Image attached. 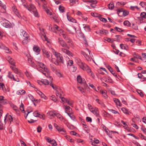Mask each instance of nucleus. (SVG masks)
I'll return each mask as SVG.
<instances>
[{
    "instance_id": "obj_1",
    "label": "nucleus",
    "mask_w": 146,
    "mask_h": 146,
    "mask_svg": "<svg viewBox=\"0 0 146 146\" xmlns=\"http://www.w3.org/2000/svg\"><path fill=\"white\" fill-rule=\"evenodd\" d=\"M22 5L31 13H33L35 17H39L36 8L34 5L32 4H30L29 5L27 4H23Z\"/></svg>"
},
{
    "instance_id": "obj_2",
    "label": "nucleus",
    "mask_w": 146,
    "mask_h": 146,
    "mask_svg": "<svg viewBox=\"0 0 146 146\" xmlns=\"http://www.w3.org/2000/svg\"><path fill=\"white\" fill-rule=\"evenodd\" d=\"M91 51H90L88 49H86L85 50V52L82 51L81 52V54H83L86 59L88 61H90L91 60V59L92 58L91 56H92L91 54V55H90V53Z\"/></svg>"
},
{
    "instance_id": "obj_3",
    "label": "nucleus",
    "mask_w": 146,
    "mask_h": 146,
    "mask_svg": "<svg viewBox=\"0 0 146 146\" xmlns=\"http://www.w3.org/2000/svg\"><path fill=\"white\" fill-rule=\"evenodd\" d=\"M1 23L5 27L7 28H11V25L10 22L5 19L1 21Z\"/></svg>"
},
{
    "instance_id": "obj_4",
    "label": "nucleus",
    "mask_w": 146,
    "mask_h": 146,
    "mask_svg": "<svg viewBox=\"0 0 146 146\" xmlns=\"http://www.w3.org/2000/svg\"><path fill=\"white\" fill-rule=\"evenodd\" d=\"M117 13L120 16H121L122 15L124 16H126L128 15L129 12L126 10H124L123 9H121L117 10Z\"/></svg>"
},
{
    "instance_id": "obj_5",
    "label": "nucleus",
    "mask_w": 146,
    "mask_h": 146,
    "mask_svg": "<svg viewBox=\"0 0 146 146\" xmlns=\"http://www.w3.org/2000/svg\"><path fill=\"white\" fill-rule=\"evenodd\" d=\"M77 81L78 82L83 85L84 87H86V84L85 83L86 81L84 78H81L80 75H78L77 77Z\"/></svg>"
},
{
    "instance_id": "obj_6",
    "label": "nucleus",
    "mask_w": 146,
    "mask_h": 146,
    "mask_svg": "<svg viewBox=\"0 0 146 146\" xmlns=\"http://www.w3.org/2000/svg\"><path fill=\"white\" fill-rule=\"evenodd\" d=\"M42 50L43 55L44 57L48 58V59L50 58V57H51V58H52V54L50 53V52L47 51L46 50L44 49H42Z\"/></svg>"
},
{
    "instance_id": "obj_7",
    "label": "nucleus",
    "mask_w": 146,
    "mask_h": 146,
    "mask_svg": "<svg viewBox=\"0 0 146 146\" xmlns=\"http://www.w3.org/2000/svg\"><path fill=\"white\" fill-rule=\"evenodd\" d=\"M54 127L58 130V131L62 134H64L66 133V131L62 127L58 126L56 124H54Z\"/></svg>"
},
{
    "instance_id": "obj_8",
    "label": "nucleus",
    "mask_w": 146,
    "mask_h": 146,
    "mask_svg": "<svg viewBox=\"0 0 146 146\" xmlns=\"http://www.w3.org/2000/svg\"><path fill=\"white\" fill-rule=\"evenodd\" d=\"M60 50L62 53L66 54L70 56H72L73 55V54L70 51L64 48H61Z\"/></svg>"
},
{
    "instance_id": "obj_9",
    "label": "nucleus",
    "mask_w": 146,
    "mask_h": 146,
    "mask_svg": "<svg viewBox=\"0 0 146 146\" xmlns=\"http://www.w3.org/2000/svg\"><path fill=\"white\" fill-rule=\"evenodd\" d=\"M54 55L56 57L59 62L63 63V57L60 54L57 52H55Z\"/></svg>"
},
{
    "instance_id": "obj_10",
    "label": "nucleus",
    "mask_w": 146,
    "mask_h": 146,
    "mask_svg": "<svg viewBox=\"0 0 146 146\" xmlns=\"http://www.w3.org/2000/svg\"><path fill=\"white\" fill-rule=\"evenodd\" d=\"M58 43L62 47L64 48H66L67 47V45L65 42L62 39L59 38L58 39Z\"/></svg>"
},
{
    "instance_id": "obj_11",
    "label": "nucleus",
    "mask_w": 146,
    "mask_h": 146,
    "mask_svg": "<svg viewBox=\"0 0 146 146\" xmlns=\"http://www.w3.org/2000/svg\"><path fill=\"white\" fill-rule=\"evenodd\" d=\"M75 62L81 68H83L84 64H85L83 63L81 60L78 58H76L75 59Z\"/></svg>"
},
{
    "instance_id": "obj_12",
    "label": "nucleus",
    "mask_w": 146,
    "mask_h": 146,
    "mask_svg": "<svg viewBox=\"0 0 146 146\" xmlns=\"http://www.w3.org/2000/svg\"><path fill=\"white\" fill-rule=\"evenodd\" d=\"M12 10L19 17H20L21 16L19 13V11L17 9L16 6L13 5V6L12 7Z\"/></svg>"
},
{
    "instance_id": "obj_13",
    "label": "nucleus",
    "mask_w": 146,
    "mask_h": 146,
    "mask_svg": "<svg viewBox=\"0 0 146 146\" xmlns=\"http://www.w3.org/2000/svg\"><path fill=\"white\" fill-rule=\"evenodd\" d=\"M7 60L8 61L9 63L13 66H15V62L12 58L10 56L8 57L7 58Z\"/></svg>"
},
{
    "instance_id": "obj_14",
    "label": "nucleus",
    "mask_w": 146,
    "mask_h": 146,
    "mask_svg": "<svg viewBox=\"0 0 146 146\" xmlns=\"http://www.w3.org/2000/svg\"><path fill=\"white\" fill-rule=\"evenodd\" d=\"M38 65L40 66V68H41V69L42 70H43L44 71H46L47 70V69L46 66L43 63L40 62H38ZM40 70H39L40 71V70Z\"/></svg>"
},
{
    "instance_id": "obj_15",
    "label": "nucleus",
    "mask_w": 146,
    "mask_h": 146,
    "mask_svg": "<svg viewBox=\"0 0 146 146\" xmlns=\"http://www.w3.org/2000/svg\"><path fill=\"white\" fill-rule=\"evenodd\" d=\"M40 71L41 72H42L44 74V75L46 77H48L49 76L50 78H51V80H52V78H51V77L50 76V72L47 69V70L46 71H44V72L43 70H42L41 69L40 70Z\"/></svg>"
},
{
    "instance_id": "obj_16",
    "label": "nucleus",
    "mask_w": 146,
    "mask_h": 146,
    "mask_svg": "<svg viewBox=\"0 0 146 146\" xmlns=\"http://www.w3.org/2000/svg\"><path fill=\"white\" fill-rule=\"evenodd\" d=\"M9 119L10 122L11 123L13 120V118L11 116V115H6L4 118V123L5 124L6 122V120Z\"/></svg>"
},
{
    "instance_id": "obj_17",
    "label": "nucleus",
    "mask_w": 146,
    "mask_h": 146,
    "mask_svg": "<svg viewBox=\"0 0 146 146\" xmlns=\"http://www.w3.org/2000/svg\"><path fill=\"white\" fill-rule=\"evenodd\" d=\"M96 33L98 34H102L104 35H106L108 34V32L106 30L102 29L101 30L96 31Z\"/></svg>"
},
{
    "instance_id": "obj_18",
    "label": "nucleus",
    "mask_w": 146,
    "mask_h": 146,
    "mask_svg": "<svg viewBox=\"0 0 146 146\" xmlns=\"http://www.w3.org/2000/svg\"><path fill=\"white\" fill-rule=\"evenodd\" d=\"M33 50L36 55L39 54L40 49L38 46H34L33 48Z\"/></svg>"
},
{
    "instance_id": "obj_19",
    "label": "nucleus",
    "mask_w": 146,
    "mask_h": 146,
    "mask_svg": "<svg viewBox=\"0 0 146 146\" xmlns=\"http://www.w3.org/2000/svg\"><path fill=\"white\" fill-rule=\"evenodd\" d=\"M37 93L40 96L41 98L44 99L45 100H46L47 99V98L40 91L38 90L36 91Z\"/></svg>"
},
{
    "instance_id": "obj_20",
    "label": "nucleus",
    "mask_w": 146,
    "mask_h": 146,
    "mask_svg": "<svg viewBox=\"0 0 146 146\" xmlns=\"http://www.w3.org/2000/svg\"><path fill=\"white\" fill-rule=\"evenodd\" d=\"M84 70H86L88 73H90L91 72V70L90 69L88 66L86 64H84L83 66V68H82Z\"/></svg>"
},
{
    "instance_id": "obj_21",
    "label": "nucleus",
    "mask_w": 146,
    "mask_h": 146,
    "mask_svg": "<svg viewBox=\"0 0 146 146\" xmlns=\"http://www.w3.org/2000/svg\"><path fill=\"white\" fill-rule=\"evenodd\" d=\"M85 2H89L91 3V4L90 5L93 8H95L96 6V4L97 3V2L96 1L94 0L89 1H85Z\"/></svg>"
},
{
    "instance_id": "obj_22",
    "label": "nucleus",
    "mask_w": 146,
    "mask_h": 146,
    "mask_svg": "<svg viewBox=\"0 0 146 146\" xmlns=\"http://www.w3.org/2000/svg\"><path fill=\"white\" fill-rule=\"evenodd\" d=\"M56 112L55 111H50L48 112L47 113V114L49 116V118L50 119H52V117H54V113H55Z\"/></svg>"
},
{
    "instance_id": "obj_23",
    "label": "nucleus",
    "mask_w": 146,
    "mask_h": 146,
    "mask_svg": "<svg viewBox=\"0 0 146 146\" xmlns=\"http://www.w3.org/2000/svg\"><path fill=\"white\" fill-rule=\"evenodd\" d=\"M64 106L65 112L66 113H68V112H70L72 111V109L70 107L65 105H64Z\"/></svg>"
},
{
    "instance_id": "obj_24",
    "label": "nucleus",
    "mask_w": 146,
    "mask_h": 146,
    "mask_svg": "<svg viewBox=\"0 0 146 146\" xmlns=\"http://www.w3.org/2000/svg\"><path fill=\"white\" fill-rule=\"evenodd\" d=\"M40 82H41L44 84L46 85H48L49 84V81L46 79L42 80L41 82L39 81L38 82V84H40Z\"/></svg>"
},
{
    "instance_id": "obj_25",
    "label": "nucleus",
    "mask_w": 146,
    "mask_h": 146,
    "mask_svg": "<svg viewBox=\"0 0 146 146\" xmlns=\"http://www.w3.org/2000/svg\"><path fill=\"white\" fill-rule=\"evenodd\" d=\"M61 31H62V33H60L61 34L65 40H66L68 38L66 34V33L64 32L62 30H61Z\"/></svg>"
},
{
    "instance_id": "obj_26",
    "label": "nucleus",
    "mask_w": 146,
    "mask_h": 146,
    "mask_svg": "<svg viewBox=\"0 0 146 146\" xmlns=\"http://www.w3.org/2000/svg\"><path fill=\"white\" fill-rule=\"evenodd\" d=\"M15 66H10L11 68L12 69V70L15 73L17 74H19V72L18 71V70L15 67Z\"/></svg>"
},
{
    "instance_id": "obj_27",
    "label": "nucleus",
    "mask_w": 146,
    "mask_h": 146,
    "mask_svg": "<svg viewBox=\"0 0 146 146\" xmlns=\"http://www.w3.org/2000/svg\"><path fill=\"white\" fill-rule=\"evenodd\" d=\"M49 60L50 62L54 63L56 65H58V62L55 59L52 58L51 59L50 58Z\"/></svg>"
},
{
    "instance_id": "obj_28",
    "label": "nucleus",
    "mask_w": 146,
    "mask_h": 146,
    "mask_svg": "<svg viewBox=\"0 0 146 146\" xmlns=\"http://www.w3.org/2000/svg\"><path fill=\"white\" fill-rule=\"evenodd\" d=\"M25 91L23 90H20L17 92V94L19 95H21L25 94Z\"/></svg>"
},
{
    "instance_id": "obj_29",
    "label": "nucleus",
    "mask_w": 146,
    "mask_h": 146,
    "mask_svg": "<svg viewBox=\"0 0 146 146\" xmlns=\"http://www.w3.org/2000/svg\"><path fill=\"white\" fill-rule=\"evenodd\" d=\"M50 85L56 91L57 90H60V88L56 86V85H53L51 84H50Z\"/></svg>"
},
{
    "instance_id": "obj_30",
    "label": "nucleus",
    "mask_w": 146,
    "mask_h": 146,
    "mask_svg": "<svg viewBox=\"0 0 146 146\" xmlns=\"http://www.w3.org/2000/svg\"><path fill=\"white\" fill-rule=\"evenodd\" d=\"M99 141L96 139H94V140L91 141V143L92 145H95L96 144L98 143H99Z\"/></svg>"
},
{
    "instance_id": "obj_31",
    "label": "nucleus",
    "mask_w": 146,
    "mask_h": 146,
    "mask_svg": "<svg viewBox=\"0 0 146 146\" xmlns=\"http://www.w3.org/2000/svg\"><path fill=\"white\" fill-rule=\"evenodd\" d=\"M54 115L56 116L57 118L60 119V120H62V117L59 113L56 112L55 113H54Z\"/></svg>"
},
{
    "instance_id": "obj_32",
    "label": "nucleus",
    "mask_w": 146,
    "mask_h": 146,
    "mask_svg": "<svg viewBox=\"0 0 146 146\" xmlns=\"http://www.w3.org/2000/svg\"><path fill=\"white\" fill-rule=\"evenodd\" d=\"M23 35V36L27 38V39H28V38L29 37V35L25 31H23L22 32Z\"/></svg>"
},
{
    "instance_id": "obj_33",
    "label": "nucleus",
    "mask_w": 146,
    "mask_h": 146,
    "mask_svg": "<svg viewBox=\"0 0 146 146\" xmlns=\"http://www.w3.org/2000/svg\"><path fill=\"white\" fill-rule=\"evenodd\" d=\"M122 111L125 113L129 114L130 113L129 111H128L125 108H122L121 109Z\"/></svg>"
},
{
    "instance_id": "obj_34",
    "label": "nucleus",
    "mask_w": 146,
    "mask_h": 146,
    "mask_svg": "<svg viewBox=\"0 0 146 146\" xmlns=\"http://www.w3.org/2000/svg\"><path fill=\"white\" fill-rule=\"evenodd\" d=\"M0 6L2 7V8L3 9V13L5 12V9L6 8V6L5 5H3L2 2L0 1Z\"/></svg>"
},
{
    "instance_id": "obj_35",
    "label": "nucleus",
    "mask_w": 146,
    "mask_h": 146,
    "mask_svg": "<svg viewBox=\"0 0 146 146\" xmlns=\"http://www.w3.org/2000/svg\"><path fill=\"white\" fill-rule=\"evenodd\" d=\"M50 98L51 100L54 101L55 102H58V100L56 99L55 96L54 95H53L52 96H51L50 97Z\"/></svg>"
},
{
    "instance_id": "obj_36",
    "label": "nucleus",
    "mask_w": 146,
    "mask_h": 146,
    "mask_svg": "<svg viewBox=\"0 0 146 146\" xmlns=\"http://www.w3.org/2000/svg\"><path fill=\"white\" fill-rule=\"evenodd\" d=\"M33 114L35 117H38L40 114L37 111H36L33 112Z\"/></svg>"
},
{
    "instance_id": "obj_37",
    "label": "nucleus",
    "mask_w": 146,
    "mask_h": 146,
    "mask_svg": "<svg viewBox=\"0 0 146 146\" xmlns=\"http://www.w3.org/2000/svg\"><path fill=\"white\" fill-rule=\"evenodd\" d=\"M91 111L93 114L95 115L96 116H98L99 115L98 111H96L93 110H91Z\"/></svg>"
},
{
    "instance_id": "obj_38",
    "label": "nucleus",
    "mask_w": 146,
    "mask_h": 146,
    "mask_svg": "<svg viewBox=\"0 0 146 146\" xmlns=\"http://www.w3.org/2000/svg\"><path fill=\"white\" fill-rule=\"evenodd\" d=\"M50 143L52 145V146H56L57 144L56 141L54 140H50Z\"/></svg>"
},
{
    "instance_id": "obj_39",
    "label": "nucleus",
    "mask_w": 146,
    "mask_h": 146,
    "mask_svg": "<svg viewBox=\"0 0 146 146\" xmlns=\"http://www.w3.org/2000/svg\"><path fill=\"white\" fill-rule=\"evenodd\" d=\"M120 46L121 48L122 49H124L126 50H127V46H124L123 44H120Z\"/></svg>"
},
{
    "instance_id": "obj_40",
    "label": "nucleus",
    "mask_w": 146,
    "mask_h": 146,
    "mask_svg": "<svg viewBox=\"0 0 146 146\" xmlns=\"http://www.w3.org/2000/svg\"><path fill=\"white\" fill-rule=\"evenodd\" d=\"M73 64V61L71 60H69L67 63L68 66H71Z\"/></svg>"
},
{
    "instance_id": "obj_41",
    "label": "nucleus",
    "mask_w": 146,
    "mask_h": 146,
    "mask_svg": "<svg viewBox=\"0 0 146 146\" xmlns=\"http://www.w3.org/2000/svg\"><path fill=\"white\" fill-rule=\"evenodd\" d=\"M108 7L110 9H112L114 7V5L113 3H110L108 5Z\"/></svg>"
},
{
    "instance_id": "obj_42",
    "label": "nucleus",
    "mask_w": 146,
    "mask_h": 146,
    "mask_svg": "<svg viewBox=\"0 0 146 146\" xmlns=\"http://www.w3.org/2000/svg\"><path fill=\"white\" fill-rule=\"evenodd\" d=\"M56 93L57 96L58 97H59L61 99V98H62L61 96V94L58 91V90L56 91Z\"/></svg>"
},
{
    "instance_id": "obj_43",
    "label": "nucleus",
    "mask_w": 146,
    "mask_h": 146,
    "mask_svg": "<svg viewBox=\"0 0 146 146\" xmlns=\"http://www.w3.org/2000/svg\"><path fill=\"white\" fill-rule=\"evenodd\" d=\"M91 15L94 17H100L99 14L96 13H91Z\"/></svg>"
},
{
    "instance_id": "obj_44",
    "label": "nucleus",
    "mask_w": 146,
    "mask_h": 146,
    "mask_svg": "<svg viewBox=\"0 0 146 146\" xmlns=\"http://www.w3.org/2000/svg\"><path fill=\"white\" fill-rule=\"evenodd\" d=\"M7 103V100L6 99H3L1 101H0V104L1 105Z\"/></svg>"
},
{
    "instance_id": "obj_45",
    "label": "nucleus",
    "mask_w": 146,
    "mask_h": 146,
    "mask_svg": "<svg viewBox=\"0 0 146 146\" xmlns=\"http://www.w3.org/2000/svg\"><path fill=\"white\" fill-rule=\"evenodd\" d=\"M140 16L141 17L145 19L146 18V13L145 12H142L140 14Z\"/></svg>"
},
{
    "instance_id": "obj_46",
    "label": "nucleus",
    "mask_w": 146,
    "mask_h": 146,
    "mask_svg": "<svg viewBox=\"0 0 146 146\" xmlns=\"http://www.w3.org/2000/svg\"><path fill=\"white\" fill-rule=\"evenodd\" d=\"M123 24L124 25H126L128 26H129L130 25V23L128 21H125L124 23Z\"/></svg>"
},
{
    "instance_id": "obj_47",
    "label": "nucleus",
    "mask_w": 146,
    "mask_h": 146,
    "mask_svg": "<svg viewBox=\"0 0 146 146\" xmlns=\"http://www.w3.org/2000/svg\"><path fill=\"white\" fill-rule=\"evenodd\" d=\"M108 42L110 43H113L114 41V40L113 39H111L110 38H106L105 39Z\"/></svg>"
},
{
    "instance_id": "obj_48",
    "label": "nucleus",
    "mask_w": 146,
    "mask_h": 146,
    "mask_svg": "<svg viewBox=\"0 0 146 146\" xmlns=\"http://www.w3.org/2000/svg\"><path fill=\"white\" fill-rule=\"evenodd\" d=\"M73 102L71 100H69L68 101H66V103H67L69 105L72 107H73Z\"/></svg>"
},
{
    "instance_id": "obj_49",
    "label": "nucleus",
    "mask_w": 146,
    "mask_h": 146,
    "mask_svg": "<svg viewBox=\"0 0 146 146\" xmlns=\"http://www.w3.org/2000/svg\"><path fill=\"white\" fill-rule=\"evenodd\" d=\"M59 9L60 11L62 13L64 12V8L63 6L60 5L59 7Z\"/></svg>"
},
{
    "instance_id": "obj_50",
    "label": "nucleus",
    "mask_w": 146,
    "mask_h": 146,
    "mask_svg": "<svg viewBox=\"0 0 146 146\" xmlns=\"http://www.w3.org/2000/svg\"><path fill=\"white\" fill-rule=\"evenodd\" d=\"M84 30L86 31H89L90 30V28L89 26L88 25H85V26L84 27Z\"/></svg>"
},
{
    "instance_id": "obj_51",
    "label": "nucleus",
    "mask_w": 146,
    "mask_h": 146,
    "mask_svg": "<svg viewBox=\"0 0 146 146\" xmlns=\"http://www.w3.org/2000/svg\"><path fill=\"white\" fill-rule=\"evenodd\" d=\"M23 107V104L22 103H21L20 107V110L22 111L23 112H24L25 111Z\"/></svg>"
},
{
    "instance_id": "obj_52",
    "label": "nucleus",
    "mask_w": 146,
    "mask_h": 146,
    "mask_svg": "<svg viewBox=\"0 0 146 146\" xmlns=\"http://www.w3.org/2000/svg\"><path fill=\"white\" fill-rule=\"evenodd\" d=\"M65 137L68 141H69L70 142H72L73 141V140L72 138L69 136L67 135L65 136Z\"/></svg>"
},
{
    "instance_id": "obj_53",
    "label": "nucleus",
    "mask_w": 146,
    "mask_h": 146,
    "mask_svg": "<svg viewBox=\"0 0 146 146\" xmlns=\"http://www.w3.org/2000/svg\"><path fill=\"white\" fill-rule=\"evenodd\" d=\"M139 9V8L137 6H131L130 7V9L132 10H134L135 9Z\"/></svg>"
},
{
    "instance_id": "obj_54",
    "label": "nucleus",
    "mask_w": 146,
    "mask_h": 146,
    "mask_svg": "<svg viewBox=\"0 0 146 146\" xmlns=\"http://www.w3.org/2000/svg\"><path fill=\"white\" fill-rule=\"evenodd\" d=\"M51 68L52 70L55 73L57 71L56 69V67L54 66H51Z\"/></svg>"
},
{
    "instance_id": "obj_55",
    "label": "nucleus",
    "mask_w": 146,
    "mask_h": 146,
    "mask_svg": "<svg viewBox=\"0 0 146 146\" xmlns=\"http://www.w3.org/2000/svg\"><path fill=\"white\" fill-rule=\"evenodd\" d=\"M5 48H7V47L5 46L2 43L0 42V48L4 49Z\"/></svg>"
},
{
    "instance_id": "obj_56",
    "label": "nucleus",
    "mask_w": 146,
    "mask_h": 146,
    "mask_svg": "<svg viewBox=\"0 0 146 146\" xmlns=\"http://www.w3.org/2000/svg\"><path fill=\"white\" fill-rule=\"evenodd\" d=\"M137 92L141 97H143V93L141 90H137Z\"/></svg>"
},
{
    "instance_id": "obj_57",
    "label": "nucleus",
    "mask_w": 146,
    "mask_h": 146,
    "mask_svg": "<svg viewBox=\"0 0 146 146\" xmlns=\"http://www.w3.org/2000/svg\"><path fill=\"white\" fill-rule=\"evenodd\" d=\"M54 28L55 29H56L57 31H60V33H61L62 31H61V30H62L59 29V27L57 26L56 25H54Z\"/></svg>"
},
{
    "instance_id": "obj_58",
    "label": "nucleus",
    "mask_w": 146,
    "mask_h": 146,
    "mask_svg": "<svg viewBox=\"0 0 146 146\" xmlns=\"http://www.w3.org/2000/svg\"><path fill=\"white\" fill-rule=\"evenodd\" d=\"M78 89L82 93H84V90L83 88H81L80 87H78Z\"/></svg>"
},
{
    "instance_id": "obj_59",
    "label": "nucleus",
    "mask_w": 146,
    "mask_h": 146,
    "mask_svg": "<svg viewBox=\"0 0 146 146\" xmlns=\"http://www.w3.org/2000/svg\"><path fill=\"white\" fill-rule=\"evenodd\" d=\"M28 62L30 64H32V66H33V64L34 63L32 61V60L31 58H29L28 59Z\"/></svg>"
},
{
    "instance_id": "obj_60",
    "label": "nucleus",
    "mask_w": 146,
    "mask_h": 146,
    "mask_svg": "<svg viewBox=\"0 0 146 146\" xmlns=\"http://www.w3.org/2000/svg\"><path fill=\"white\" fill-rule=\"evenodd\" d=\"M140 5L143 7H144L146 5V3L144 2H142L140 3Z\"/></svg>"
},
{
    "instance_id": "obj_61",
    "label": "nucleus",
    "mask_w": 146,
    "mask_h": 146,
    "mask_svg": "<svg viewBox=\"0 0 146 146\" xmlns=\"http://www.w3.org/2000/svg\"><path fill=\"white\" fill-rule=\"evenodd\" d=\"M70 1L71 5H72L76 3V0H70Z\"/></svg>"
},
{
    "instance_id": "obj_62",
    "label": "nucleus",
    "mask_w": 146,
    "mask_h": 146,
    "mask_svg": "<svg viewBox=\"0 0 146 146\" xmlns=\"http://www.w3.org/2000/svg\"><path fill=\"white\" fill-rule=\"evenodd\" d=\"M42 129V127L40 126H38L37 128V132L38 133L40 132L41 131Z\"/></svg>"
},
{
    "instance_id": "obj_63",
    "label": "nucleus",
    "mask_w": 146,
    "mask_h": 146,
    "mask_svg": "<svg viewBox=\"0 0 146 146\" xmlns=\"http://www.w3.org/2000/svg\"><path fill=\"white\" fill-rule=\"evenodd\" d=\"M9 77L10 79H13L14 80V78L15 77H14L13 75L11 74V73H9Z\"/></svg>"
},
{
    "instance_id": "obj_64",
    "label": "nucleus",
    "mask_w": 146,
    "mask_h": 146,
    "mask_svg": "<svg viewBox=\"0 0 146 146\" xmlns=\"http://www.w3.org/2000/svg\"><path fill=\"white\" fill-rule=\"evenodd\" d=\"M45 116L44 115V114L41 115L40 114L38 117H39L43 119H45Z\"/></svg>"
}]
</instances>
